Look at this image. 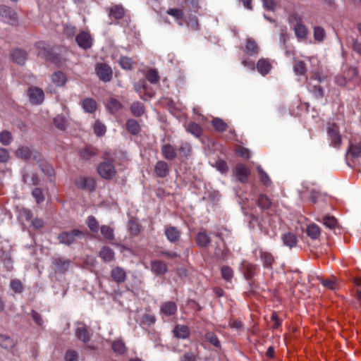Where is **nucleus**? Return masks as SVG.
Returning <instances> with one entry per match:
<instances>
[{
    "label": "nucleus",
    "mask_w": 361,
    "mask_h": 361,
    "mask_svg": "<svg viewBox=\"0 0 361 361\" xmlns=\"http://www.w3.org/2000/svg\"><path fill=\"white\" fill-rule=\"evenodd\" d=\"M114 161V158L109 153H104L103 161L97 167V173L102 178L111 180L116 177L117 171Z\"/></svg>",
    "instance_id": "nucleus-1"
},
{
    "label": "nucleus",
    "mask_w": 361,
    "mask_h": 361,
    "mask_svg": "<svg viewBox=\"0 0 361 361\" xmlns=\"http://www.w3.org/2000/svg\"><path fill=\"white\" fill-rule=\"evenodd\" d=\"M289 22L293 26L296 37L300 39H305L308 34L307 27L302 23V18L298 13H292L289 16Z\"/></svg>",
    "instance_id": "nucleus-2"
},
{
    "label": "nucleus",
    "mask_w": 361,
    "mask_h": 361,
    "mask_svg": "<svg viewBox=\"0 0 361 361\" xmlns=\"http://www.w3.org/2000/svg\"><path fill=\"white\" fill-rule=\"evenodd\" d=\"M326 133L330 141V146L339 149L342 145V137L340 133L339 126L334 123H328L326 125Z\"/></svg>",
    "instance_id": "nucleus-3"
},
{
    "label": "nucleus",
    "mask_w": 361,
    "mask_h": 361,
    "mask_svg": "<svg viewBox=\"0 0 361 361\" xmlns=\"http://www.w3.org/2000/svg\"><path fill=\"white\" fill-rule=\"evenodd\" d=\"M240 271L244 276L245 279L249 281L250 285L253 283L254 278L258 274L257 265L246 260H243L240 263Z\"/></svg>",
    "instance_id": "nucleus-4"
},
{
    "label": "nucleus",
    "mask_w": 361,
    "mask_h": 361,
    "mask_svg": "<svg viewBox=\"0 0 361 361\" xmlns=\"http://www.w3.org/2000/svg\"><path fill=\"white\" fill-rule=\"evenodd\" d=\"M17 156L27 161L39 163L42 160V155L37 151L27 147H23L18 149Z\"/></svg>",
    "instance_id": "nucleus-5"
},
{
    "label": "nucleus",
    "mask_w": 361,
    "mask_h": 361,
    "mask_svg": "<svg viewBox=\"0 0 361 361\" xmlns=\"http://www.w3.org/2000/svg\"><path fill=\"white\" fill-rule=\"evenodd\" d=\"M77 338L83 343H87L92 336L90 329L82 322H78L75 331Z\"/></svg>",
    "instance_id": "nucleus-6"
},
{
    "label": "nucleus",
    "mask_w": 361,
    "mask_h": 361,
    "mask_svg": "<svg viewBox=\"0 0 361 361\" xmlns=\"http://www.w3.org/2000/svg\"><path fill=\"white\" fill-rule=\"evenodd\" d=\"M84 233L78 229H73L70 232H63L58 236V240L61 243L69 245L75 241V237L83 236Z\"/></svg>",
    "instance_id": "nucleus-7"
},
{
    "label": "nucleus",
    "mask_w": 361,
    "mask_h": 361,
    "mask_svg": "<svg viewBox=\"0 0 361 361\" xmlns=\"http://www.w3.org/2000/svg\"><path fill=\"white\" fill-rule=\"evenodd\" d=\"M75 184L81 190L92 191L95 188V180L90 176H80L75 180Z\"/></svg>",
    "instance_id": "nucleus-8"
},
{
    "label": "nucleus",
    "mask_w": 361,
    "mask_h": 361,
    "mask_svg": "<svg viewBox=\"0 0 361 361\" xmlns=\"http://www.w3.org/2000/svg\"><path fill=\"white\" fill-rule=\"evenodd\" d=\"M95 71L100 80L109 82L112 77V70L109 66L105 63H99L96 66Z\"/></svg>",
    "instance_id": "nucleus-9"
},
{
    "label": "nucleus",
    "mask_w": 361,
    "mask_h": 361,
    "mask_svg": "<svg viewBox=\"0 0 361 361\" xmlns=\"http://www.w3.org/2000/svg\"><path fill=\"white\" fill-rule=\"evenodd\" d=\"M0 16L4 18L10 24L14 25L18 22L17 13L7 6H0Z\"/></svg>",
    "instance_id": "nucleus-10"
},
{
    "label": "nucleus",
    "mask_w": 361,
    "mask_h": 361,
    "mask_svg": "<svg viewBox=\"0 0 361 361\" xmlns=\"http://www.w3.org/2000/svg\"><path fill=\"white\" fill-rule=\"evenodd\" d=\"M112 280L118 284L123 283L127 279V274L125 269L121 267H114L110 273Z\"/></svg>",
    "instance_id": "nucleus-11"
},
{
    "label": "nucleus",
    "mask_w": 361,
    "mask_h": 361,
    "mask_svg": "<svg viewBox=\"0 0 361 361\" xmlns=\"http://www.w3.org/2000/svg\"><path fill=\"white\" fill-rule=\"evenodd\" d=\"M75 40L78 46L84 49L90 48L92 46V37L87 32H81L78 34Z\"/></svg>",
    "instance_id": "nucleus-12"
},
{
    "label": "nucleus",
    "mask_w": 361,
    "mask_h": 361,
    "mask_svg": "<svg viewBox=\"0 0 361 361\" xmlns=\"http://www.w3.org/2000/svg\"><path fill=\"white\" fill-rule=\"evenodd\" d=\"M27 95L30 101L35 104H40L44 99L43 91L36 87L29 88Z\"/></svg>",
    "instance_id": "nucleus-13"
},
{
    "label": "nucleus",
    "mask_w": 361,
    "mask_h": 361,
    "mask_svg": "<svg viewBox=\"0 0 361 361\" xmlns=\"http://www.w3.org/2000/svg\"><path fill=\"white\" fill-rule=\"evenodd\" d=\"M177 312V305L172 301L163 302L160 306V314L165 317H171L176 314Z\"/></svg>",
    "instance_id": "nucleus-14"
},
{
    "label": "nucleus",
    "mask_w": 361,
    "mask_h": 361,
    "mask_svg": "<svg viewBox=\"0 0 361 361\" xmlns=\"http://www.w3.org/2000/svg\"><path fill=\"white\" fill-rule=\"evenodd\" d=\"M52 263L54 265L56 272L64 273L67 271L70 267L71 261L60 257L53 258Z\"/></svg>",
    "instance_id": "nucleus-15"
},
{
    "label": "nucleus",
    "mask_w": 361,
    "mask_h": 361,
    "mask_svg": "<svg viewBox=\"0 0 361 361\" xmlns=\"http://www.w3.org/2000/svg\"><path fill=\"white\" fill-rule=\"evenodd\" d=\"M154 173L157 177L165 178L170 172L169 165L164 161H159L154 166Z\"/></svg>",
    "instance_id": "nucleus-16"
},
{
    "label": "nucleus",
    "mask_w": 361,
    "mask_h": 361,
    "mask_svg": "<svg viewBox=\"0 0 361 361\" xmlns=\"http://www.w3.org/2000/svg\"><path fill=\"white\" fill-rule=\"evenodd\" d=\"M237 178L242 183H245L250 174L249 169L243 164H238L235 169Z\"/></svg>",
    "instance_id": "nucleus-17"
},
{
    "label": "nucleus",
    "mask_w": 361,
    "mask_h": 361,
    "mask_svg": "<svg viewBox=\"0 0 361 361\" xmlns=\"http://www.w3.org/2000/svg\"><path fill=\"white\" fill-rule=\"evenodd\" d=\"M150 264L152 271L157 276L164 275L168 271L167 265L163 261L158 259L153 260L151 262Z\"/></svg>",
    "instance_id": "nucleus-18"
},
{
    "label": "nucleus",
    "mask_w": 361,
    "mask_h": 361,
    "mask_svg": "<svg viewBox=\"0 0 361 361\" xmlns=\"http://www.w3.org/2000/svg\"><path fill=\"white\" fill-rule=\"evenodd\" d=\"M165 235L167 239L173 243H176L180 238V231L175 226H169L165 228Z\"/></svg>",
    "instance_id": "nucleus-19"
},
{
    "label": "nucleus",
    "mask_w": 361,
    "mask_h": 361,
    "mask_svg": "<svg viewBox=\"0 0 361 361\" xmlns=\"http://www.w3.org/2000/svg\"><path fill=\"white\" fill-rule=\"evenodd\" d=\"M259 258L265 268L272 269V265L275 262L274 257L271 252L259 250Z\"/></svg>",
    "instance_id": "nucleus-20"
},
{
    "label": "nucleus",
    "mask_w": 361,
    "mask_h": 361,
    "mask_svg": "<svg viewBox=\"0 0 361 361\" xmlns=\"http://www.w3.org/2000/svg\"><path fill=\"white\" fill-rule=\"evenodd\" d=\"M11 58L18 64L23 65L27 60V53L20 49H16L11 53Z\"/></svg>",
    "instance_id": "nucleus-21"
},
{
    "label": "nucleus",
    "mask_w": 361,
    "mask_h": 361,
    "mask_svg": "<svg viewBox=\"0 0 361 361\" xmlns=\"http://www.w3.org/2000/svg\"><path fill=\"white\" fill-rule=\"evenodd\" d=\"M79 154L81 159L88 161L94 158L97 154V152L93 147L86 146L80 149Z\"/></svg>",
    "instance_id": "nucleus-22"
},
{
    "label": "nucleus",
    "mask_w": 361,
    "mask_h": 361,
    "mask_svg": "<svg viewBox=\"0 0 361 361\" xmlns=\"http://www.w3.org/2000/svg\"><path fill=\"white\" fill-rule=\"evenodd\" d=\"M161 153L167 160H173L176 157V150L170 144H166L161 147Z\"/></svg>",
    "instance_id": "nucleus-23"
},
{
    "label": "nucleus",
    "mask_w": 361,
    "mask_h": 361,
    "mask_svg": "<svg viewBox=\"0 0 361 361\" xmlns=\"http://www.w3.org/2000/svg\"><path fill=\"white\" fill-rule=\"evenodd\" d=\"M166 13L173 17L179 25H183L184 12L183 9L177 8H169Z\"/></svg>",
    "instance_id": "nucleus-24"
},
{
    "label": "nucleus",
    "mask_w": 361,
    "mask_h": 361,
    "mask_svg": "<svg viewBox=\"0 0 361 361\" xmlns=\"http://www.w3.org/2000/svg\"><path fill=\"white\" fill-rule=\"evenodd\" d=\"M271 68V65L267 59H262L257 61V69L263 75L267 74Z\"/></svg>",
    "instance_id": "nucleus-25"
},
{
    "label": "nucleus",
    "mask_w": 361,
    "mask_h": 361,
    "mask_svg": "<svg viewBox=\"0 0 361 361\" xmlns=\"http://www.w3.org/2000/svg\"><path fill=\"white\" fill-rule=\"evenodd\" d=\"M174 336L178 338H186L189 336L190 331L187 326L176 325L173 329Z\"/></svg>",
    "instance_id": "nucleus-26"
},
{
    "label": "nucleus",
    "mask_w": 361,
    "mask_h": 361,
    "mask_svg": "<svg viewBox=\"0 0 361 361\" xmlns=\"http://www.w3.org/2000/svg\"><path fill=\"white\" fill-rule=\"evenodd\" d=\"M99 257L106 262L114 259V252L109 247L104 246L99 252Z\"/></svg>",
    "instance_id": "nucleus-27"
},
{
    "label": "nucleus",
    "mask_w": 361,
    "mask_h": 361,
    "mask_svg": "<svg viewBox=\"0 0 361 361\" xmlns=\"http://www.w3.org/2000/svg\"><path fill=\"white\" fill-rule=\"evenodd\" d=\"M196 243L200 247H207L209 245L211 239L205 232H199L195 238Z\"/></svg>",
    "instance_id": "nucleus-28"
},
{
    "label": "nucleus",
    "mask_w": 361,
    "mask_h": 361,
    "mask_svg": "<svg viewBox=\"0 0 361 361\" xmlns=\"http://www.w3.org/2000/svg\"><path fill=\"white\" fill-rule=\"evenodd\" d=\"M130 111L136 117L142 116L145 111L144 104L140 102H133L130 106Z\"/></svg>",
    "instance_id": "nucleus-29"
},
{
    "label": "nucleus",
    "mask_w": 361,
    "mask_h": 361,
    "mask_svg": "<svg viewBox=\"0 0 361 361\" xmlns=\"http://www.w3.org/2000/svg\"><path fill=\"white\" fill-rule=\"evenodd\" d=\"M259 48L257 43L252 39H248L245 44V51L250 56H255L259 53Z\"/></svg>",
    "instance_id": "nucleus-30"
},
{
    "label": "nucleus",
    "mask_w": 361,
    "mask_h": 361,
    "mask_svg": "<svg viewBox=\"0 0 361 361\" xmlns=\"http://www.w3.org/2000/svg\"><path fill=\"white\" fill-rule=\"evenodd\" d=\"M124 8L120 5L111 6L109 11V16L116 20L122 18L124 16Z\"/></svg>",
    "instance_id": "nucleus-31"
},
{
    "label": "nucleus",
    "mask_w": 361,
    "mask_h": 361,
    "mask_svg": "<svg viewBox=\"0 0 361 361\" xmlns=\"http://www.w3.org/2000/svg\"><path fill=\"white\" fill-rule=\"evenodd\" d=\"M16 345V342L10 336L0 334V345L5 349H11Z\"/></svg>",
    "instance_id": "nucleus-32"
},
{
    "label": "nucleus",
    "mask_w": 361,
    "mask_h": 361,
    "mask_svg": "<svg viewBox=\"0 0 361 361\" xmlns=\"http://www.w3.org/2000/svg\"><path fill=\"white\" fill-rule=\"evenodd\" d=\"M100 231L104 239L113 243L112 241L114 240L113 228L106 225H103L100 227Z\"/></svg>",
    "instance_id": "nucleus-33"
},
{
    "label": "nucleus",
    "mask_w": 361,
    "mask_h": 361,
    "mask_svg": "<svg viewBox=\"0 0 361 361\" xmlns=\"http://www.w3.org/2000/svg\"><path fill=\"white\" fill-rule=\"evenodd\" d=\"M283 243L290 248L295 247L297 244L296 235L292 233H287L282 237Z\"/></svg>",
    "instance_id": "nucleus-34"
},
{
    "label": "nucleus",
    "mask_w": 361,
    "mask_h": 361,
    "mask_svg": "<svg viewBox=\"0 0 361 361\" xmlns=\"http://www.w3.org/2000/svg\"><path fill=\"white\" fill-rule=\"evenodd\" d=\"M51 80L56 86L61 87L66 82V77L63 73L57 71L52 74Z\"/></svg>",
    "instance_id": "nucleus-35"
},
{
    "label": "nucleus",
    "mask_w": 361,
    "mask_h": 361,
    "mask_svg": "<svg viewBox=\"0 0 361 361\" xmlns=\"http://www.w3.org/2000/svg\"><path fill=\"white\" fill-rule=\"evenodd\" d=\"M122 106L121 103L113 97L109 98L106 103V107L111 114L117 112Z\"/></svg>",
    "instance_id": "nucleus-36"
},
{
    "label": "nucleus",
    "mask_w": 361,
    "mask_h": 361,
    "mask_svg": "<svg viewBox=\"0 0 361 361\" xmlns=\"http://www.w3.org/2000/svg\"><path fill=\"white\" fill-rule=\"evenodd\" d=\"M82 105L84 110L88 113H93L97 109V102L92 98H85Z\"/></svg>",
    "instance_id": "nucleus-37"
},
{
    "label": "nucleus",
    "mask_w": 361,
    "mask_h": 361,
    "mask_svg": "<svg viewBox=\"0 0 361 361\" xmlns=\"http://www.w3.org/2000/svg\"><path fill=\"white\" fill-rule=\"evenodd\" d=\"M54 125L60 130H65L68 126V121L63 116L58 115L54 118Z\"/></svg>",
    "instance_id": "nucleus-38"
},
{
    "label": "nucleus",
    "mask_w": 361,
    "mask_h": 361,
    "mask_svg": "<svg viewBox=\"0 0 361 361\" xmlns=\"http://www.w3.org/2000/svg\"><path fill=\"white\" fill-rule=\"evenodd\" d=\"M306 233L312 239H317L320 235V229L317 225L311 224L307 226Z\"/></svg>",
    "instance_id": "nucleus-39"
},
{
    "label": "nucleus",
    "mask_w": 361,
    "mask_h": 361,
    "mask_svg": "<svg viewBox=\"0 0 361 361\" xmlns=\"http://www.w3.org/2000/svg\"><path fill=\"white\" fill-rule=\"evenodd\" d=\"M212 124L217 132H224L228 128L227 123L219 118H214L212 121Z\"/></svg>",
    "instance_id": "nucleus-40"
},
{
    "label": "nucleus",
    "mask_w": 361,
    "mask_h": 361,
    "mask_svg": "<svg viewBox=\"0 0 361 361\" xmlns=\"http://www.w3.org/2000/svg\"><path fill=\"white\" fill-rule=\"evenodd\" d=\"M126 128L128 131L133 135H137L140 131V125L135 119H129L126 123Z\"/></svg>",
    "instance_id": "nucleus-41"
},
{
    "label": "nucleus",
    "mask_w": 361,
    "mask_h": 361,
    "mask_svg": "<svg viewBox=\"0 0 361 361\" xmlns=\"http://www.w3.org/2000/svg\"><path fill=\"white\" fill-rule=\"evenodd\" d=\"M221 274L222 278L226 281H231L234 275L233 270L227 265L221 267Z\"/></svg>",
    "instance_id": "nucleus-42"
},
{
    "label": "nucleus",
    "mask_w": 361,
    "mask_h": 361,
    "mask_svg": "<svg viewBox=\"0 0 361 361\" xmlns=\"http://www.w3.org/2000/svg\"><path fill=\"white\" fill-rule=\"evenodd\" d=\"M36 48L39 50L38 55L45 58L48 57L50 52V48L45 42H37L36 44Z\"/></svg>",
    "instance_id": "nucleus-43"
},
{
    "label": "nucleus",
    "mask_w": 361,
    "mask_h": 361,
    "mask_svg": "<svg viewBox=\"0 0 361 361\" xmlns=\"http://www.w3.org/2000/svg\"><path fill=\"white\" fill-rule=\"evenodd\" d=\"M257 171L258 172L259 179L262 184L266 187L270 186L271 184V180L269 178L267 173L261 168V166H257Z\"/></svg>",
    "instance_id": "nucleus-44"
},
{
    "label": "nucleus",
    "mask_w": 361,
    "mask_h": 361,
    "mask_svg": "<svg viewBox=\"0 0 361 361\" xmlns=\"http://www.w3.org/2000/svg\"><path fill=\"white\" fill-rule=\"evenodd\" d=\"M257 204L263 209H269L271 206V201L267 195H260L257 200Z\"/></svg>",
    "instance_id": "nucleus-45"
},
{
    "label": "nucleus",
    "mask_w": 361,
    "mask_h": 361,
    "mask_svg": "<svg viewBox=\"0 0 361 361\" xmlns=\"http://www.w3.org/2000/svg\"><path fill=\"white\" fill-rule=\"evenodd\" d=\"M112 349L114 353L120 355L124 354L126 351V345L121 340L114 341L112 343Z\"/></svg>",
    "instance_id": "nucleus-46"
},
{
    "label": "nucleus",
    "mask_w": 361,
    "mask_h": 361,
    "mask_svg": "<svg viewBox=\"0 0 361 361\" xmlns=\"http://www.w3.org/2000/svg\"><path fill=\"white\" fill-rule=\"evenodd\" d=\"M348 153L355 158L361 157V143H350L348 147Z\"/></svg>",
    "instance_id": "nucleus-47"
},
{
    "label": "nucleus",
    "mask_w": 361,
    "mask_h": 361,
    "mask_svg": "<svg viewBox=\"0 0 361 361\" xmlns=\"http://www.w3.org/2000/svg\"><path fill=\"white\" fill-rule=\"evenodd\" d=\"M187 131L194 135L195 137H200L202 133V128L195 123H190L187 126Z\"/></svg>",
    "instance_id": "nucleus-48"
},
{
    "label": "nucleus",
    "mask_w": 361,
    "mask_h": 361,
    "mask_svg": "<svg viewBox=\"0 0 361 361\" xmlns=\"http://www.w3.org/2000/svg\"><path fill=\"white\" fill-rule=\"evenodd\" d=\"M86 224L90 228V230L93 233H97L99 229V225L97 219L92 216H88Z\"/></svg>",
    "instance_id": "nucleus-49"
},
{
    "label": "nucleus",
    "mask_w": 361,
    "mask_h": 361,
    "mask_svg": "<svg viewBox=\"0 0 361 361\" xmlns=\"http://www.w3.org/2000/svg\"><path fill=\"white\" fill-rule=\"evenodd\" d=\"M307 71L305 63L300 60L294 61V71L298 75H304Z\"/></svg>",
    "instance_id": "nucleus-50"
},
{
    "label": "nucleus",
    "mask_w": 361,
    "mask_h": 361,
    "mask_svg": "<svg viewBox=\"0 0 361 361\" xmlns=\"http://www.w3.org/2000/svg\"><path fill=\"white\" fill-rule=\"evenodd\" d=\"M12 141L11 133L8 130L0 133V142L4 145H8Z\"/></svg>",
    "instance_id": "nucleus-51"
},
{
    "label": "nucleus",
    "mask_w": 361,
    "mask_h": 361,
    "mask_svg": "<svg viewBox=\"0 0 361 361\" xmlns=\"http://www.w3.org/2000/svg\"><path fill=\"white\" fill-rule=\"evenodd\" d=\"M325 37L324 30L319 26H315L314 27V38L316 41L321 42Z\"/></svg>",
    "instance_id": "nucleus-52"
},
{
    "label": "nucleus",
    "mask_w": 361,
    "mask_h": 361,
    "mask_svg": "<svg viewBox=\"0 0 361 361\" xmlns=\"http://www.w3.org/2000/svg\"><path fill=\"white\" fill-rule=\"evenodd\" d=\"M343 73L349 81L353 80L358 76V70L356 67H350L347 68Z\"/></svg>",
    "instance_id": "nucleus-53"
},
{
    "label": "nucleus",
    "mask_w": 361,
    "mask_h": 361,
    "mask_svg": "<svg viewBox=\"0 0 361 361\" xmlns=\"http://www.w3.org/2000/svg\"><path fill=\"white\" fill-rule=\"evenodd\" d=\"M156 322V317L154 315L151 314H145L142 316L141 319V324L150 326L154 324Z\"/></svg>",
    "instance_id": "nucleus-54"
},
{
    "label": "nucleus",
    "mask_w": 361,
    "mask_h": 361,
    "mask_svg": "<svg viewBox=\"0 0 361 361\" xmlns=\"http://www.w3.org/2000/svg\"><path fill=\"white\" fill-rule=\"evenodd\" d=\"M146 78L151 83L156 84L159 80V76L157 71L151 69L149 70L146 74Z\"/></svg>",
    "instance_id": "nucleus-55"
},
{
    "label": "nucleus",
    "mask_w": 361,
    "mask_h": 361,
    "mask_svg": "<svg viewBox=\"0 0 361 361\" xmlns=\"http://www.w3.org/2000/svg\"><path fill=\"white\" fill-rule=\"evenodd\" d=\"M205 339L207 341L209 342L211 344L216 347L220 346V342L216 336L215 334L213 332H208L205 334Z\"/></svg>",
    "instance_id": "nucleus-56"
},
{
    "label": "nucleus",
    "mask_w": 361,
    "mask_h": 361,
    "mask_svg": "<svg viewBox=\"0 0 361 361\" xmlns=\"http://www.w3.org/2000/svg\"><path fill=\"white\" fill-rule=\"evenodd\" d=\"M359 35L354 40L353 47V49L359 54H361V25H357Z\"/></svg>",
    "instance_id": "nucleus-57"
},
{
    "label": "nucleus",
    "mask_w": 361,
    "mask_h": 361,
    "mask_svg": "<svg viewBox=\"0 0 361 361\" xmlns=\"http://www.w3.org/2000/svg\"><path fill=\"white\" fill-rule=\"evenodd\" d=\"M323 224L330 228H334L337 225V220L335 217L331 216H325L323 218Z\"/></svg>",
    "instance_id": "nucleus-58"
},
{
    "label": "nucleus",
    "mask_w": 361,
    "mask_h": 361,
    "mask_svg": "<svg viewBox=\"0 0 361 361\" xmlns=\"http://www.w3.org/2000/svg\"><path fill=\"white\" fill-rule=\"evenodd\" d=\"M120 65L121 67L126 70H130L133 67V61L130 58L127 56H123L120 59L119 61Z\"/></svg>",
    "instance_id": "nucleus-59"
},
{
    "label": "nucleus",
    "mask_w": 361,
    "mask_h": 361,
    "mask_svg": "<svg viewBox=\"0 0 361 361\" xmlns=\"http://www.w3.org/2000/svg\"><path fill=\"white\" fill-rule=\"evenodd\" d=\"M94 132L97 135L102 136L106 132V127L101 122L97 121L94 125Z\"/></svg>",
    "instance_id": "nucleus-60"
},
{
    "label": "nucleus",
    "mask_w": 361,
    "mask_h": 361,
    "mask_svg": "<svg viewBox=\"0 0 361 361\" xmlns=\"http://www.w3.org/2000/svg\"><path fill=\"white\" fill-rule=\"evenodd\" d=\"M235 153L245 159H249L250 158V150L245 147H243L242 146H237L235 148Z\"/></svg>",
    "instance_id": "nucleus-61"
},
{
    "label": "nucleus",
    "mask_w": 361,
    "mask_h": 361,
    "mask_svg": "<svg viewBox=\"0 0 361 361\" xmlns=\"http://www.w3.org/2000/svg\"><path fill=\"white\" fill-rule=\"evenodd\" d=\"M32 196L35 199L36 202L39 204L44 201V195L42 190L40 188H36L32 190Z\"/></svg>",
    "instance_id": "nucleus-62"
},
{
    "label": "nucleus",
    "mask_w": 361,
    "mask_h": 361,
    "mask_svg": "<svg viewBox=\"0 0 361 361\" xmlns=\"http://www.w3.org/2000/svg\"><path fill=\"white\" fill-rule=\"evenodd\" d=\"M11 286L12 290L16 293H21L23 289L21 282L17 279L11 281Z\"/></svg>",
    "instance_id": "nucleus-63"
},
{
    "label": "nucleus",
    "mask_w": 361,
    "mask_h": 361,
    "mask_svg": "<svg viewBox=\"0 0 361 361\" xmlns=\"http://www.w3.org/2000/svg\"><path fill=\"white\" fill-rule=\"evenodd\" d=\"M179 150L183 154L184 156L188 157L191 152V147L186 142H181L179 147Z\"/></svg>",
    "instance_id": "nucleus-64"
}]
</instances>
